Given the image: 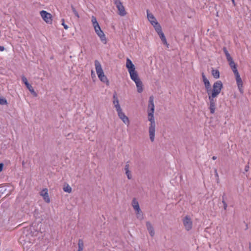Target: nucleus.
<instances>
[{"label": "nucleus", "mask_w": 251, "mask_h": 251, "mask_svg": "<svg viewBox=\"0 0 251 251\" xmlns=\"http://www.w3.org/2000/svg\"><path fill=\"white\" fill-rule=\"evenodd\" d=\"M153 100V97L151 96L149 99L148 107V120L150 122L149 132L150 139L152 142L154 141L156 126L154 117V105Z\"/></svg>", "instance_id": "nucleus-1"}, {"label": "nucleus", "mask_w": 251, "mask_h": 251, "mask_svg": "<svg viewBox=\"0 0 251 251\" xmlns=\"http://www.w3.org/2000/svg\"><path fill=\"white\" fill-rule=\"evenodd\" d=\"M126 68L129 74L131 79L135 82L138 93H141L143 91V83L140 79L138 72L135 70V67L131 60L127 58L126 59Z\"/></svg>", "instance_id": "nucleus-2"}, {"label": "nucleus", "mask_w": 251, "mask_h": 251, "mask_svg": "<svg viewBox=\"0 0 251 251\" xmlns=\"http://www.w3.org/2000/svg\"><path fill=\"white\" fill-rule=\"evenodd\" d=\"M202 77L208 96H211V95L215 92L216 93V95H219L223 87L222 81L221 80L216 81L213 84L212 88H211L210 82L206 77L204 73L202 74Z\"/></svg>", "instance_id": "nucleus-3"}, {"label": "nucleus", "mask_w": 251, "mask_h": 251, "mask_svg": "<svg viewBox=\"0 0 251 251\" xmlns=\"http://www.w3.org/2000/svg\"><path fill=\"white\" fill-rule=\"evenodd\" d=\"M113 99L114 100L113 101V103L115 108H116L118 117L125 124L128 125L130 123L129 120L128 118L123 112L119 104V100L116 96V94L113 95Z\"/></svg>", "instance_id": "nucleus-4"}, {"label": "nucleus", "mask_w": 251, "mask_h": 251, "mask_svg": "<svg viewBox=\"0 0 251 251\" xmlns=\"http://www.w3.org/2000/svg\"><path fill=\"white\" fill-rule=\"evenodd\" d=\"M91 22L96 33L99 37L100 41L103 44H106L107 43V39L103 31L101 29L97 19L95 16H92Z\"/></svg>", "instance_id": "nucleus-5"}, {"label": "nucleus", "mask_w": 251, "mask_h": 251, "mask_svg": "<svg viewBox=\"0 0 251 251\" xmlns=\"http://www.w3.org/2000/svg\"><path fill=\"white\" fill-rule=\"evenodd\" d=\"M95 67L97 74L100 80L103 82L108 84L109 81L107 77L105 75L102 70L100 63L97 60L95 61Z\"/></svg>", "instance_id": "nucleus-6"}, {"label": "nucleus", "mask_w": 251, "mask_h": 251, "mask_svg": "<svg viewBox=\"0 0 251 251\" xmlns=\"http://www.w3.org/2000/svg\"><path fill=\"white\" fill-rule=\"evenodd\" d=\"M224 52L226 56V59L229 63V65L231 68L234 74L238 73V70L237 68V65L234 62L232 58L230 56V54L228 52L226 48H224L223 49Z\"/></svg>", "instance_id": "nucleus-7"}, {"label": "nucleus", "mask_w": 251, "mask_h": 251, "mask_svg": "<svg viewBox=\"0 0 251 251\" xmlns=\"http://www.w3.org/2000/svg\"><path fill=\"white\" fill-rule=\"evenodd\" d=\"M219 95H216V93H213L211 96H208L209 100V109L210 113L213 114L215 111V107L216 103V100L215 98L217 97Z\"/></svg>", "instance_id": "nucleus-8"}, {"label": "nucleus", "mask_w": 251, "mask_h": 251, "mask_svg": "<svg viewBox=\"0 0 251 251\" xmlns=\"http://www.w3.org/2000/svg\"><path fill=\"white\" fill-rule=\"evenodd\" d=\"M132 205L136 212L137 218L140 220H142L143 219V215L141 210L140 208L139 203L135 199H133L132 201Z\"/></svg>", "instance_id": "nucleus-9"}, {"label": "nucleus", "mask_w": 251, "mask_h": 251, "mask_svg": "<svg viewBox=\"0 0 251 251\" xmlns=\"http://www.w3.org/2000/svg\"><path fill=\"white\" fill-rule=\"evenodd\" d=\"M114 3L118 9V14L121 16H126L127 13L122 2L120 0H114Z\"/></svg>", "instance_id": "nucleus-10"}, {"label": "nucleus", "mask_w": 251, "mask_h": 251, "mask_svg": "<svg viewBox=\"0 0 251 251\" xmlns=\"http://www.w3.org/2000/svg\"><path fill=\"white\" fill-rule=\"evenodd\" d=\"M147 18H148L149 21L151 24V25L153 26L155 30H156V29L160 27L161 26H160V24L157 21L156 18L153 16V15L152 13H150L148 10L147 11Z\"/></svg>", "instance_id": "nucleus-11"}, {"label": "nucleus", "mask_w": 251, "mask_h": 251, "mask_svg": "<svg viewBox=\"0 0 251 251\" xmlns=\"http://www.w3.org/2000/svg\"><path fill=\"white\" fill-rule=\"evenodd\" d=\"M40 14L43 20L47 24H51L52 22V16L51 14L46 11L42 10Z\"/></svg>", "instance_id": "nucleus-12"}, {"label": "nucleus", "mask_w": 251, "mask_h": 251, "mask_svg": "<svg viewBox=\"0 0 251 251\" xmlns=\"http://www.w3.org/2000/svg\"><path fill=\"white\" fill-rule=\"evenodd\" d=\"M182 222L185 229L187 231H189L192 229L193 222L189 216L187 215L185 216L182 220Z\"/></svg>", "instance_id": "nucleus-13"}, {"label": "nucleus", "mask_w": 251, "mask_h": 251, "mask_svg": "<svg viewBox=\"0 0 251 251\" xmlns=\"http://www.w3.org/2000/svg\"><path fill=\"white\" fill-rule=\"evenodd\" d=\"M235 76L236 81L237 84L238 88L239 89V91L241 93H243V82L242 79L240 76L239 73H236L234 74Z\"/></svg>", "instance_id": "nucleus-14"}, {"label": "nucleus", "mask_w": 251, "mask_h": 251, "mask_svg": "<svg viewBox=\"0 0 251 251\" xmlns=\"http://www.w3.org/2000/svg\"><path fill=\"white\" fill-rule=\"evenodd\" d=\"M40 196H41L44 201L46 203H50V199L49 195L48 190L47 188L43 189L40 193Z\"/></svg>", "instance_id": "nucleus-15"}, {"label": "nucleus", "mask_w": 251, "mask_h": 251, "mask_svg": "<svg viewBox=\"0 0 251 251\" xmlns=\"http://www.w3.org/2000/svg\"><path fill=\"white\" fill-rule=\"evenodd\" d=\"M155 31L158 33L163 44L168 47L169 45L168 44L166 37L162 31L161 26L156 29Z\"/></svg>", "instance_id": "nucleus-16"}, {"label": "nucleus", "mask_w": 251, "mask_h": 251, "mask_svg": "<svg viewBox=\"0 0 251 251\" xmlns=\"http://www.w3.org/2000/svg\"><path fill=\"white\" fill-rule=\"evenodd\" d=\"M146 226L148 229V230L149 232L150 235L153 237L154 235V231L152 226L150 222H147L146 223Z\"/></svg>", "instance_id": "nucleus-17"}, {"label": "nucleus", "mask_w": 251, "mask_h": 251, "mask_svg": "<svg viewBox=\"0 0 251 251\" xmlns=\"http://www.w3.org/2000/svg\"><path fill=\"white\" fill-rule=\"evenodd\" d=\"M129 164L127 162L125 167V170L126 171V174L128 179H131L132 178V175L131 172L129 170Z\"/></svg>", "instance_id": "nucleus-18"}, {"label": "nucleus", "mask_w": 251, "mask_h": 251, "mask_svg": "<svg viewBox=\"0 0 251 251\" xmlns=\"http://www.w3.org/2000/svg\"><path fill=\"white\" fill-rule=\"evenodd\" d=\"M212 75L213 76L216 78H219L220 77V72L218 70L212 69Z\"/></svg>", "instance_id": "nucleus-19"}, {"label": "nucleus", "mask_w": 251, "mask_h": 251, "mask_svg": "<svg viewBox=\"0 0 251 251\" xmlns=\"http://www.w3.org/2000/svg\"><path fill=\"white\" fill-rule=\"evenodd\" d=\"M78 249L77 251H83V247H84V244H83V242L82 240H79L78 242Z\"/></svg>", "instance_id": "nucleus-20"}, {"label": "nucleus", "mask_w": 251, "mask_h": 251, "mask_svg": "<svg viewBox=\"0 0 251 251\" xmlns=\"http://www.w3.org/2000/svg\"><path fill=\"white\" fill-rule=\"evenodd\" d=\"M63 190L65 192L70 193L72 192V188L69 185L67 184L63 187Z\"/></svg>", "instance_id": "nucleus-21"}, {"label": "nucleus", "mask_w": 251, "mask_h": 251, "mask_svg": "<svg viewBox=\"0 0 251 251\" xmlns=\"http://www.w3.org/2000/svg\"><path fill=\"white\" fill-rule=\"evenodd\" d=\"M7 104L6 100L5 98L0 97V104L6 105Z\"/></svg>", "instance_id": "nucleus-22"}, {"label": "nucleus", "mask_w": 251, "mask_h": 251, "mask_svg": "<svg viewBox=\"0 0 251 251\" xmlns=\"http://www.w3.org/2000/svg\"><path fill=\"white\" fill-rule=\"evenodd\" d=\"M72 8L73 12H74L75 16L76 17H77V18H79V15L78 12H77V11L75 10V9L73 6H72Z\"/></svg>", "instance_id": "nucleus-23"}, {"label": "nucleus", "mask_w": 251, "mask_h": 251, "mask_svg": "<svg viewBox=\"0 0 251 251\" xmlns=\"http://www.w3.org/2000/svg\"><path fill=\"white\" fill-rule=\"evenodd\" d=\"M22 79L23 82L25 85V86H26L27 85H28L29 84V83L28 82L27 78L25 76H23L22 77Z\"/></svg>", "instance_id": "nucleus-24"}, {"label": "nucleus", "mask_w": 251, "mask_h": 251, "mask_svg": "<svg viewBox=\"0 0 251 251\" xmlns=\"http://www.w3.org/2000/svg\"><path fill=\"white\" fill-rule=\"evenodd\" d=\"M62 25L64 26V28L65 29H67L68 28V26L67 25H66V24H65V21H64V19H62Z\"/></svg>", "instance_id": "nucleus-25"}, {"label": "nucleus", "mask_w": 251, "mask_h": 251, "mask_svg": "<svg viewBox=\"0 0 251 251\" xmlns=\"http://www.w3.org/2000/svg\"><path fill=\"white\" fill-rule=\"evenodd\" d=\"M26 86L29 91H31L33 89V87L30 84H28Z\"/></svg>", "instance_id": "nucleus-26"}, {"label": "nucleus", "mask_w": 251, "mask_h": 251, "mask_svg": "<svg viewBox=\"0 0 251 251\" xmlns=\"http://www.w3.org/2000/svg\"><path fill=\"white\" fill-rule=\"evenodd\" d=\"M30 92L34 96L36 97L37 96V93L35 92L34 89Z\"/></svg>", "instance_id": "nucleus-27"}, {"label": "nucleus", "mask_w": 251, "mask_h": 251, "mask_svg": "<svg viewBox=\"0 0 251 251\" xmlns=\"http://www.w3.org/2000/svg\"><path fill=\"white\" fill-rule=\"evenodd\" d=\"M222 202L224 204V209L226 210L227 206L226 203L224 201H223Z\"/></svg>", "instance_id": "nucleus-28"}, {"label": "nucleus", "mask_w": 251, "mask_h": 251, "mask_svg": "<svg viewBox=\"0 0 251 251\" xmlns=\"http://www.w3.org/2000/svg\"><path fill=\"white\" fill-rule=\"evenodd\" d=\"M3 163H0V172H1L3 170Z\"/></svg>", "instance_id": "nucleus-29"}, {"label": "nucleus", "mask_w": 251, "mask_h": 251, "mask_svg": "<svg viewBox=\"0 0 251 251\" xmlns=\"http://www.w3.org/2000/svg\"><path fill=\"white\" fill-rule=\"evenodd\" d=\"M249 166L246 165L245 167V171L246 172H248L249 171Z\"/></svg>", "instance_id": "nucleus-30"}, {"label": "nucleus", "mask_w": 251, "mask_h": 251, "mask_svg": "<svg viewBox=\"0 0 251 251\" xmlns=\"http://www.w3.org/2000/svg\"><path fill=\"white\" fill-rule=\"evenodd\" d=\"M4 50H5V48H4V47L0 46V51H3Z\"/></svg>", "instance_id": "nucleus-31"}, {"label": "nucleus", "mask_w": 251, "mask_h": 251, "mask_svg": "<svg viewBox=\"0 0 251 251\" xmlns=\"http://www.w3.org/2000/svg\"><path fill=\"white\" fill-rule=\"evenodd\" d=\"M212 159H213V160H216V159H217V157H216V156H213L212 157Z\"/></svg>", "instance_id": "nucleus-32"}, {"label": "nucleus", "mask_w": 251, "mask_h": 251, "mask_svg": "<svg viewBox=\"0 0 251 251\" xmlns=\"http://www.w3.org/2000/svg\"><path fill=\"white\" fill-rule=\"evenodd\" d=\"M232 0V2H233V3L234 4V3H235L234 0Z\"/></svg>", "instance_id": "nucleus-33"}, {"label": "nucleus", "mask_w": 251, "mask_h": 251, "mask_svg": "<svg viewBox=\"0 0 251 251\" xmlns=\"http://www.w3.org/2000/svg\"><path fill=\"white\" fill-rule=\"evenodd\" d=\"M92 74H94V72H93V71H91V75H92Z\"/></svg>", "instance_id": "nucleus-34"}]
</instances>
